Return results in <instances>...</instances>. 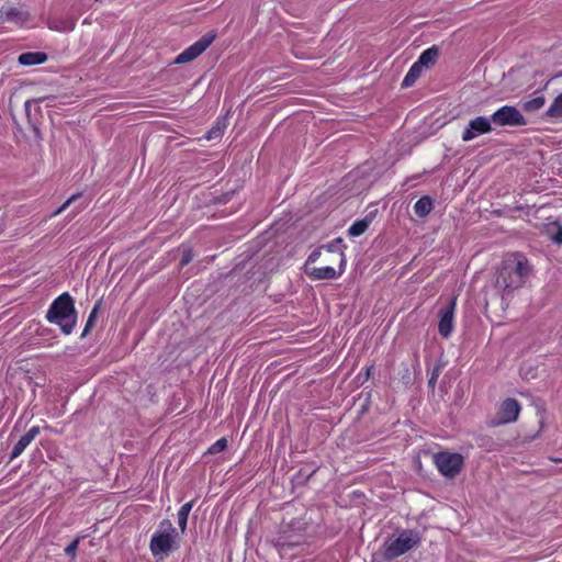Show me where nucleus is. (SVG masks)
<instances>
[{"label":"nucleus","instance_id":"27","mask_svg":"<svg viewBox=\"0 0 562 562\" xmlns=\"http://www.w3.org/2000/svg\"><path fill=\"white\" fill-rule=\"evenodd\" d=\"M81 198V193H75L70 198H68L55 212L54 215H58L64 212L69 205H71L75 201Z\"/></svg>","mask_w":562,"mask_h":562},{"label":"nucleus","instance_id":"15","mask_svg":"<svg viewBox=\"0 0 562 562\" xmlns=\"http://www.w3.org/2000/svg\"><path fill=\"white\" fill-rule=\"evenodd\" d=\"M307 274L314 280H333L342 274L340 269L336 271L333 267L326 266L322 268H313Z\"/></svg>","mask_w":562,"mask_h":562},{"label":"nucleus","instance_id":"21","mask_svg":"<svg viewBox=\"0 0 562 562\" xmlns=\"http://www.w3.org/2000/svg\"><path fill=\"white\" fill-rule=\"evenodd\" d=\"M192 506H193V501L183 504L180 507V509L178 510V514H177V516H178V525H179V528H180L182 533L187 529L188 517H189V514H190V512L192 509Z\"/></svg>","mask_w":562,"mask_h":562},{"label":"nucleus","instance_id":"33","mask_svg":"<svg viewBox=\"0 0 562 562\" xmlns=\"http://www.w3.org/2000/svg\"><path fill=\"white\" fill-rule=\"evenodd\" d=\"M214 135H221V131H220V130H216V131L212 130V131H210V132L207 133L206 138H207V139H212V138L214 137Z\"/></svg>","mask_w":562,"mask_h":562},{"label":"nucleus","instance_id":"18","mask_svg":"<svg viewBox=\"0 0 562 562\" xmlns=\"http://www.w3.org/2000/svg\"><path fill=\"white\" fill-rule=\"evenodd\" d=\"M423 69V66L415 61L405 75L402 81V88L412 87L422 75Z\"/></svg>","mask_w":562,"mask_h":562},{"label":"nucleus","instance_id":"5","mask_svg":"<svg viewBox=\"0 0 562 562\" xmlns=\"http://www.w3.org/2000/svg\"><path fill=\"white\" fill-rule=\"evenodd\" d=\"M434 463L440 474L454 479L461 472L464 460L460 453L443 451L434 456Z\"/></svg>","mask_w":562,"mask_h":562},{"label":"nucleus","instance_id":"24","mask_svg":"<svg viewBox=\"0 0 562 562\" xmlns=\"http://www.w3.org/2000/svg\"><path fill=\"white\" fill-rule=\"evenodd\" d=\"M37 102H38V100H27L24 103V109H25L26 116L29 119V123H30V125L32 127V131L34 133L35 139L41 140L42 139L41 131H40L38 126L31 120V104L32 103H37Z\"/></svg>","mask_w":562,"mask_h":562},{"label":"nucleus","instance_id":"25","mask_svg":"<svg viewBox=\"0 0 562 562\" xmlns=\"http://www.w3.org/2000/svg\"><path fill=\"white\" fill-rule=\"evenodd\" d=\"M227 448V439L225 437H222L217 439L210 448L209 453L216 454L222 451H224Z\"/></svg>","mask_w":562,"mask_h":562},{"label":"nucleus","instance_id":"4","mask_svg":"<svg viewBox=\"0 0 562 562\" xmlns=\"http://www.w3.org/2000/svg\"><path fill=\"white\" fill-rule=\"evenodd\" d=\"M419 542L420 537L418 532L406 529L385 547L384 555L387 560L396 559L414 547H417Z\"/></svg>","mask_w":562,"mask_h":562},{"label":"nucleus","instance_id":"12","mask_svg":"<svg viewBox=\"0 0 562 562\" xmlns=\"http://www.w3.org/2000/svg\"><path fill=\"white\" fill-rule=\"evenodd\" d=\"M41 428L38 426L31 427L27 432H25L19 441L13 446L10 452V460H13L21 456L26 447L35 439V437L40 434Z\"/></svg>","mask_w":562,"mask_h":562},{"label":"nucleus","instance_id":"23","mask_svg":"<svg viewBox=\"0 0 562 562\" xmlns=\"http://www.w3.org/2000/svg\"><path fill=\"white\" fill-rule=\"evenodd\" d=\"M546 103V98L543 95H537L530 100H527L522 103V109L527 112H535L540 110Z\"/></svg>","mask_w":562,"mask_h":562},{"label":"nucleus","instance_id":"16","mask_svg":"<svg viewBox=\"0 0 562 562\" xmlns=\"http://www.w3.org/2000/svg\"><path fill=\"white\" fill-rule=\"evenodd\" d=\"M434 207V200L429 195H423L414 204V213L418 217H426Z\"/></svg>","mask_w":562,"mask_h":562},{"label":"nucleus","instance_id":"19","mask_svg":"<svg viewBox=\"0 0 562 562\" xmlns=\"http://www.w3.org/2000/svg\"><path fill=\"white\" fill-rule=\"evenodd\" d=\"M371 216H366L364 218L356 221L349 228L348 235L351 237H358L362 235L371 224Z\"/></svg>","mask_w":562,"mask_h":562},{"label":"nucleus","instance_id":"32","mask_svg":"<svg viewBox=\"0 0 562 562\" xmlns=\"http://www.w3.org/2000/svg\"><path fill=\"white\" fill-rule=\"evenodd\" d=\"M321 251H322V247H321V248H318V249L313 250V251L308 255V257H307L306 266H307V265H310V263L315 262V261L319 258V256H321Z\"/></svg>","mask_w":562,"mask_h":562},{"label":"nucleus","instance_id":"30","mask_svg":"<svg viewBox=\"0 0 562 562\" xmlns=\"http://www.w3.org/2000/svg\"><path fill=\"white\" fill-rule=\"evenodd\" d=\"M79 541H80V538L77 537L76 539H74L66 548H65V553L71 558H75L76 557V553H77V550H78V544H79Z\"/></svg>","mask_w":562,"mask_h":562},{"label":"nucleus","instance_id":"34","mask_svg":"<svg viewBox=\"0 0 562 562\" xmlns=\"http://www.w3.org/2000/svg\"><path fill=\"white\" fill-rule=\"evenodd\" d=\"M87 206V204H81L77 207L76 213H79L81 210H83Z\"/></svg>","mask_w":562,"mask_h":562},{"label":"nucleus","instance_id":"35","mask_svg":"<svg viewBox=\"0 0 562 562\" xmlns=\"http://www.w3.org/2000/svg\"><path fill=\"white\" fill-rule=\"evenodd\" d=\"M372 367H368L366 369V378L368 379L370 376V371H371Z\"/></svg>","mask_w":562,"mask_h":562},{"label":"nucleus","instance_id":"7","mask_svg":"<svg viewBox=\"0 0 562 562\" xmlns=\"http://www.w3.org/2000/svg\"><path fill=\"white\" fill-rule=\"evenodd\" d=\"M521 406L516 398L508 397L504 400L498 408L496 418L492 422V425L499 426L517 420Z\"/></svg>","mask_w":562,"mask_h":562},{"label":"nucleus","instance_id":"2","mask_svg":"<svg viewBox=\"0 0 562 562\" xmlns=\"http://www.w3.org/2000/svg\"><path fill=\"white\" fill-rule=\"evenodd\" d=\"M530 272L528 260L525 258L505 260L498 271L496 285L504 293L521 288Z\"/></svg>","mask_w":562,"mask_h":562},{"label":"nucleus","instance_id":"3","mask_svg":"<svg viewBox=\"0 0 562 562\" xmlns=\"http://www.w3.org/2000/svg\"><path fill=\"white\" fill-rule=\"evenodd\" d=\"M178 531L169 519L159 522L158 529L151 536L149 549L154 558L162 559L177 548Z\"/></svg>","mask_w":562,"mask_h":562},{"label":"nucleus","instance_id":"14","mask_svg":"<svg viewBox=\"0 0 562 562\" xmlns=\"http://www.w3.org/2000/svg\"><path fill=\"white\" fill-rule=\"evenodd\" d=\"M344 247V239L340 237L335 238L330 243L322 246V249H325L331 254H337L339 256L340 272L345 271L346 266V257L342 249Z\"/></svg>","mask_w":562,"mask_h":562},{"label":"nucleus","instance_id":"1","mask_svg":"<svg viewBox=\"0 0 562 562\" xmlns=\"http://www.w3.org/2000/svg\"><path fill=\"white\" fill-rule=\"evenodd\" d=\"M45 317L48 323L59 326L63 334L70 335L78 318L72 296L68 292L57 296L49 305Z\"/></svg>","mask_w":562,"mask_h":562},{"label":"nucleus","instance_id":"11","mask_svg":"<svg viewBox=\"0 0 562 562\" xmlns=\"http://www.w3.org/2000/svg\"><path fill=\"white\" fill-rule=\"evenodd\" d=\"M491 117L477 116L471 120L462 133V140L470 142L475 137L493 131Z\"/></svg>","mask_w":562,"mask_h":562},{"label":"nucleus","instance_id":"31","mask_svg":"<svg viewBox=\"0 0 562 562\" xmlns=\"http://www.w3.org/2000/svg\"><path fill=\"white\" fill-rule=\"evenodd\" d=\"M552 229L555 231V233L551 232V239L558 244V245H562V226L561 225H558V224H554Z\"/></svg>","mask_w":562,"mask_h":562},{"label":"nucleus","instance_id":"8","mask_svg":"<svg viewBox=\"0 0 562 562\" xmlns=\"http://www.w3.org/2000/svg\"><path fill=\"white\" fill-rule=\"evenodd\" d=\"M215 34L207 33L203 35L195 43L186 48L182 53H180L176 59L175 64H186L192 61L196 57H199L214 41Z\"/></svg>","mask_w":562,"mask_h":562},{"label":"nucleus","instance_id":"20","mask_svg":"<svg viewBox=\"0 0 562 562\" xmlns=\"http://www.w3.org/2000/svg\"><path fill=\"white\" fill-rule=\"evenodd\" d=\"M101 306H102V299L98 300L97 303L94 304V306L92 307V310L88 316V319L86 322L85 328L81 333V338H85L90 333V330L94 327L97 318H98V313H99Z\"/></svg>","mask_w":562,"mask_h":562},{"label":"nucleus","instance_id":"26","mask_svg":"<svg viewBox=\"0 0 562 562\" xmlns=\"http://www.w3.org/2000/svg\"><path fill=\"white\" fill-rule=\"evenodd\" d=\"M75 21L74 20H66L63 21L60 24L50 25L52 29H55L60 32H70L75 29Z\"/></svg>","mask_w":562,"mask_h":562},{"label":"nucleus","instance_id":"28","mask_svg":"<svg viewBox=\"0 0 562 562\" xmlns=\"http://www.w3.org/2000/svg\"><path fill=\"white\" fill-rule=\"evenodd\" d=\"M441 372V367L440 366H436L432 370H431V373H430V376L428 379V386L431 389V390H435L436 387V383H437V380H438V376Z\"/></svg>","mask_w":562,"mask_h":562},{"label":"nucleus","instance_id":"17","mask_svg":"<svg viewBox=\"0 0 562 562\" xmlns=\"http://www.w3.org/2000/svg\"><path fill=\"white\" fill-rule=\"evenodd\" d=\"M439 56V48L437 46H431L424 50L418 59L416 60L423 68L429 67L430 65L435 64L437 58Z\"/></svg>","mask_w":562,"mask_h":562},{"label":"nucleus","instance_id":"29","mask_svg":"<svg viewBox=\"0 0 562 562\" xmlns=\"http://www.w3.org/2000/svg\"><path fill=\"white\" fill-rule=\"evenodd\" d=\"M193 259V252H192V249L187 247V248H183L182 250V256H181V259H180V267H184L187 266L188 263H190Z\"/></svg>","mask_w":562,"mask_h":562},{"label":"nucleus","instance_id":"22","mask_svg":"<svg viewBox=\"0 0 562 562\" xmlns=\"http://www.w3.org/2000/svg\"><path fill=\"white\" fill-rule=\"evenodd\" d=\"M546 115L551 119L562 117V92L553 100L546 111Z\"/></svg>","mask_w":562,"mask_h":562},{"label":"nucleus","instance_id":"36","mask_svg":"<svg viewBox=\"0 0 562 562\" xmlns=\"http://www.w3.org/2000/svg\"><path fill=\"white\" fill-rule=\"evenodd\" d=\"M314 472L315 471H312L311 473H308L307 479L311 477L314 474Z\"/></svg>","mask_w":562,"mask_h":562},{"label":"nucleus","instance_id":"13","mask_svg":"<svg viewBox=\"0 0 562 562\" xmlns=\"http://www.w3.org/2000/svg\"><path fill=\"white\" fill-rule=\"evenodd\" d=\"M48 56L44 52H26L18 57V63L22 66H35L46 63Z\"/></svg>","mask_w":562,"mask_h":562},{"label":"nucleus","instance_id":"10","mask_svg":"<svg viewBox=\"0 0 562 562\" xmlns=\"http://www.w3.org/2000/svg\"><path fill=\"white\" fill-rule=\"evenodd\" d=\"M456 305L457 297L453 296L439 311L440 319L438 324V331L443 338H448L453 330Z\"/></svg>","mask_w":562,"mask_h":562},{"label":"nucleus","instance_id":"6","mask_svg":"<svg viewBox=\"0 0 562 562\" xmlns=\"http://www.w3.org/2000/svg\"><path fill=\"white\" fill-rule=\"evenodd\" d=\"M492 123L496 126H524L527 120L514 105H503L491 115Z\"/></svg>","mask_w":562,"mask_h":562},{"label":"nucleus","instance_id":"9","mask_svg":"<svg viewBox=\"0 0 562 562\" xmlns=\"http://www.w3.org/2000/svg\"><path fill=\"white\" fill-rule=\"evenodd\" d=\"M31 19V14L23 8L2 5L0 8V25L11 23L15 26H24Z\"/></svg>","mask_w":562,"mask_h":562}]
</instances>
